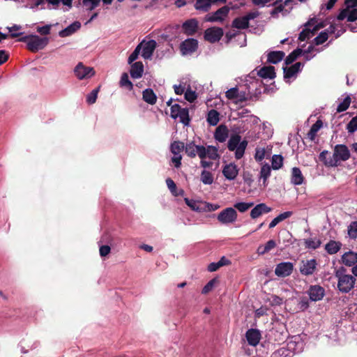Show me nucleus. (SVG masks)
I'll return each mask as SVG.
<instances>
[{
	"label": "nucleus",
	"instance_id": "nucleus-1",
	"mask_svg": "<svg viewBox=\"0 0 357 357\" xmlns=\"http://www.w3.org/2000/svg\"><path fill=\"white\" fill-rule=\"evenodd\" d=\"M344 267L340 268L335 272V277L337 279V289L343 294L349 293L354 289L356 284V278L349 274H346Z\"/></svg>",
	"mask_w": 357,
	"mask_h": 357
},
{
	"label": "nucleus",
	"instance_id": "nucleus-2",
	"mask_svg": "<svg viewBox=\"0 0 357 357\" xmlns=\"http://www.w3.org/2000/svg\"><path fill=\"white\" fill-rule=\"evenodd\" d=\"M18 41L26 43L27 49L31 52H37L38 51L44 49L49 43V38L47 37L40 38L37 35H27L21 37Z\"/></svg>",
	"mask_w": 357,
	"mask_h": 357
},
{
	"label": "nucleus",
	"instance_id": "nucleus-3",
	"mask_svg": "<svg viewBox=\"0 0 357 357\" xmlns=\"http://www.w3.org/2000/svg\"><path fill=\"white\" fill-rule=\"evenodd\" d=\"M248 144L247 140L241 141V137L238 134H234L231 135L227 143V148L231 151H235V158L239 160L243 157Z\"/></svg>",
	"mask_w": 357,
	"mask_h": 357
},
{
	"label": "nucleus",
	"instance_id": "nucleus-4",
	"mask_svg": "<svg viewBox=\"0 0 357 357\" xmlns=\"http://www.w3.org/2000/svg\"><path fill=\"white\" fill-rule=\"evenodd\" d=\"M350 151L346 145L337 144L334 147L333 156L326 164L331 167H337L340 161H346L350 158Z\"/></svg>",
	"mask_w": 357,
	"mask_h": 357
},
{
	"label": "nucleus",
	"instance_id": "nucleus-5",
	"mask_svg": "<svg viewBox=\"0 0 357 357\" xmlns=\"http://www.w3.org/2000/svg\"><path fill=\"white\" fill-rule=\"evenodd\" d=\"M224 35L222 28L212 26L206 29L204 33V38L210 43L219 42Z\"/></svg>",
	"mask_w": 357,
	"mask_h": 357
},
{
	"label": "nucleus",
	"instance_id": "nucleus-6",
	"mask_svg": "<svg viewBox=\"0 0 357 357\" xmlns=\"http://www.w3.org/2000/svg\"><path fill=\"white\" fill-rule=\"evenodd\" d=\"M185 146V153L188 157L194 158L197 155L201 159H204V146L196 145L193 141L186 143Z\"/></svg>",
	"mask_w": 357,
	"mask_h": 357
},
{
	"label": "nucleus",
	"instance_id": "nucleus-7",
	"mask_svg": "<svg viewBox=\"0 0 357 357\" xmlns=\"http://www.w3.org/2000/svg\"><path fill=\"white\" fill-rule=\"evenodd\" d=\"M317 261L315 259L302 260L299 271L301 275L309 276L313 275L317 269Z\"/></svg>",
	"mask_w": 357,
	"mask_h": 357
},
{
	"label": "nucleus",
	"instance_id": "nucleus-8",
	"mask_svg": "<svg viewBox=\"0 0 357 357\" xmlns=\"http://www.w3.org/2000/svg\"><path fill=\"white\" fill-rule=\"evenodd\" d=\"M237 213L231 207L222 210L217 217L218 220L222 224H229L235 222L237 219Z\"/></svg>",
	"mask_w": 357,
	"mask_h": 357
},
{
	"label": "nucleus",
	"instance_id": "nucleus-9",
	"mask_svg": "<svg viewBox=\"0 0 357 357\" xmlns=\"http://www.w3.org/2000/svg\"><path fill=\"white\" fill-rule=\"evenodd\" d=\"M229 12V8L227 6H224L214 13L207 14L204 20L206 22H222L228 15Z\"/></svg>",
	"mask_w": 357,
	"mask_h": 357
},
{
	"label": "nucleus",
	"instance_id": "nucleus-10",
	"mask_svg": "<svg viewBox=\"0 0 357 357\" xmlns=\"http://www.w3.org/2000/svg\"><path fill=\"white\" fill-rule=\"evenodd\" d=\"M75 74L79 79H88L95 75V70L91 67L85 66L79 62L74 69Z\"/></svg>",
	"mask_w": 357,
	"mask_h": 357
},
{
	"label": "nucleus",
	"instance_id": "nucleus-11",
	"mask_svg": "<svg viewBox=\"0 0 357 357\" xmlns=\"http://www.w3.org/2000/svg\"><path fill=\"white\" fill-rule=\"evenodd\" d=\"M198 48V41L195 38H188L180 45V50L183 55L190 54Z\"/></svg>",
	"mask_w": 357,
	"mask_h": 357
},
{
	"label": "nucleus",
	"instance_id": "nucleus-12",
	"mask_svg": "<svg viewBox=\"0 0 357 357\" xmlns=\"http://www.w3.org/2000/svg\"><path fill=\"white\" fill-rule=\"evenodd\" d=\"M294 270V264L290 261L281 262L277 264L275 274L281 278L289 276Z\"/></svg>",
	"mask_w": 357,
	"mask_h": 357
},
{
	"label": "nucleus",
	"instance_id": "nucleus-13",
	"mask_svg": "<svg viewBox=\"0 0 357 357\" xmlns=\"http://www.w3.org/2000/svg\"><path fill=\"white\" fill-rule=\"evenodd\" d=\"M307 294L312 301H319L325 296V289L319 284L310 285L307 290Z\"/></svg>",
	"mask_w": 357,
	"mask_h": 357
},
{
	"label": "nucleus",
	"instance_id": "nucleus-14",
	"mask_svg": "<svg viewBox=\"0 0 357 357\" xmlns=\"http://www.w3.org/2000/svg\"><path fill=\"white\" fill-rule=\"evenodd\" d=\"M198 26L199 23L196 19H190L183 23L182 30L185 35L193 36L197 32Z\"/></svg>",
	"mask_w": 357,
	"mask_h": 357
},
{
	"label": "nucleus",
	"instance_id": "nucleus-15",
	"mask_svg": "<svg viewBox=\"0 0 357 357\" xmlns=\"http://www.w3.org/2000/svg\"><path fill=\"white\" fill-rule=\"evenodd\" d=\"M222 174L229 181L235 179L238 174L236 165L233 162L226 165L222 169Z\"/></svg>",
	"mask_w": 357,
	"mask_h": 357
},
{
	"label": "nucleus",
	"instance_id": "nucleus-16",
	"mask_svg": "<svg viewBox=\"0 0 357 357\" xmlns=\"http://www.w3.org/2000/svg\"><path fill=\"white\" fill-rule=\"evenodd\" d=\"M272 211V208L264 203L256 205L250 211V217L252 219H257L263 214L268 213Z\"/></svg>",
	"mask_w": 357,
	"mask_h": 357
},
{
	"label": "nucleus",
	"instance_id": "nucleus-17",
	"mask_svg": "<svg viewBox=\"0 0 357 357\" xmlns=\"http://www.w3.org/2000/svg\"><path fill=\"white\" fill-rule=\"evenodd\" d=\"M246 340L251 346H257L261 340V333L259 330L251 328L245 333Z\"/></svg>",
	"mask_w": 357,
	"mask_h": 357
},
{
	"label": "nucleus",
	"instance_id": "nucleus-18",
	"mask_svg": "<svg viewBox=\"0 0 357 357\" xmlns=\"http://www.w3.org/2000/svg\"><path fill=\"white\" fill-rule=\"evenodd\" d=\"M229 135V130L225 125H220L214 132L215 140L219 142H225Z\"/></svg>",
	"mask_w": 357,
	"mask_h": 357
},
{
	"label": "nucleus",
	"instance_id": "nucleus-19",
	"mask_svg": "<svg viewBox=\"0 0 357 357\" xmlns=\"http://www.w3.org/2000/svg\"><path fill=\"white\" fill-rule=\"evenodd\" d=\"M303 64L301 62H296L293 64L290 67H284V78L289 79L294 77L296 73H298L301 70V67Z\"/></svg>",
	"mask_w": 357,
	"mask_h": 357
},
{
	"label": "nucleus",
	"instance_id": "nucleus-20",
	"mask_svg": "<svg viewBox=\"0 0 357 357\" xmlns=\"http://www.w3.org/2000/svg\"><path fill=\"white\" fill-rule=\"evenodd\" d=\"M156 46L157 43L154 40H149L143 47L142 56L145 59H150L152 56Z\"/></svg>",
	"mask_w": 357,
	"mask_h": 357
},
{
	"label": "nucleus",
	"instance_id": "nucleus-21",
	"mask_svg": "<svg viewBox=\"0 0 357 357\" xmlns=\"http://www.w3.org/2000/svg\"><path fill=\"white\" fill-rule=\"evenodd\" d=\"M81 27V24L79 22H74L73 23H72L71 24H70L69 26H68L66 28H65L64 29L60 31L59 32V35L60 37L61 38H65V37H67V36H69L72 34H73L74 33H75L77 30H79Z\"/></svg>",
	"mask_w": 357,
	"mask_h": 357
},
{
	"label": "nucleus",
	"instance_id": "nucleus-22",
	"mask_svg": "<svg viewBox=\"0 0 357 357\" xmlns=\"http://www.w3.org/2000/svg\"><path fill=\"white\" fill-rule=\"evenodd\" d=\"M144 73V65L142 61H137L131 65L130 70V76L133 79H138L142 77Z\"/></svg>",
	"mask_w": 357,
	"mask_h": 357
},
{
	"label": "nucleus",
	"instance_id": "nucleus-23",
	"mask_svg": "<svg viewBox=\"0 0 357 357\" xmlns=\"http://www.w3.org/2000/svg\"><path fill=\"white\" fill-rule=\"evenodd\" d=\"M342 262L347 266H351L357 262V253L353 251L345 252L342 256Z\"/></svg>",
	"mask_w": 357,
	"mask_h": 357
},
{
	"label": "nucleus",
	"instance_id": "nucleus-24",
	"mask_svg": "<svg viewBox=\"0 0 357 357\" xmlns=\"http://www.w3.org/2000/svg\"><path fill=\"white\" fill-rule=\"evenodd\" d=\"M185 203L192 210L197 212H202L204 211V206H206V202L195 201L193 199H190L188 198L184 199Z\"/></svg>",
	"mask_w": 357,
	"mask_h": 357
},
{
	"label": "nucleus",
	"instance_id": "nucleus-25",
	"mask_svg": "<svg viewBox=\"0 0 357 357\" xmlns=\"http://www.w3.org/2000/svg\"><path fill=\"white\" fill-rule=\"evenodd\" d=\"M304 176L298 167H293L291 170V181L296 185H301L303 183Z\"/></svg>",
	"mask_w": 357,
	"mask_h": 357
},
{
	"label": "nucleus",
	"instance_id": "nucleus-26",
	"mask_svg": "<svg viewBox=\"0 0 357 357\" xmlns=\"http://www.w3.org/2000/svg\"><path fill=\"white\" fill-rule=\"evenodd\" d=\"M258 75L265 79H273L276 76L275 68L272 66H264L259 70Z\"/></svg>",
	"mask_w": 357,
	"mask_h": 357
},
{
	"label": "nucleus",
	"instance_id": "nucleus-27",
	"mask_svg": "<svg viewBox=\"0 0 357 357\" xmlns=\"http://www.w3.org/2000/svg\"><path fill=\"white\" fill-rule=\"evenodd\" d=\"M342 245L340 241L331 240L326 244L325 250L329 255H334L341 249Z\"/></svg>",
	"mask_w": 357,
	"mask_h": 357
},
{
	"label": "nucleus",
	"instance_id": "nucleus-28",
	"mask_svg": "<svg viewBox=\"0 0 357 357\" xmlns=\"http://www.w3.org/2000/svg\"><path fill=\"white\" fill-rule=\"evenodd\" d=\"M323 122L321 120L318 119L311 127L310 130L307 132V138L313 142L315 139L317 132L322 128Z\"/></svg>",
	"mask_w": 357,
	"mask_h": 357
},
{
	"label": "nucleus",
	"instance_id": "nucleus-29",
	"mask_svg": "<svg viewBox=\"0 0 357 357\" xmlns=\"http://www.w3.org/2000/svg\"><path fill=\"white\" fill-rule=\"evenodd\" d=\"M285 54L282 51H272L268 54V62L276 64L282 60Z\"/></svg>",
	"mask_w": 357,
	"mask_h": 357
},
{
	"label": "nucleus",
	"instance_id": "nucleus-30",
	"mask_svg": "<svg viewBox=\"0 0 357 357\" xmlns=\"http://www.w3.org/2000/svg\"><path fill=\"white\" fill-rule=\"evenodd\" d=\"M344 4L346 8L341 10L337 16V19L340 21L343 20V18L346 16L347 12L349 10V8L357 7V0H344Z\"/></svg>",
	"mask_w": 357,
	"mask_h": 357
},
{
	"label": "nucleus",
	"instance_id": "nucleus-31",
	"mask_svg": "<svg viewBox=\"0 0 357 357\" xmlns=\"http://www.w3.org/2000/svg\"><path fill=\"white\" fill-rule=\"evenodd\" d=\"M143 100L150 104L154 105L156 102L157 97L153 91L151 89H146L143 91L142 93Z\"/></svg>",
	"mask_w": 357,
	"mask_h": 357
},
{
	"label": "nucleus",
	"instance_id": "nucleus-32",
	"mask_svg": "<svg viewBox=\"0 0 357 357\" xmlns=\"http://www.w3.org/2000/svg\"><path fill=\"white\" fill-rule=\"evenodd\" d=\"M232 27L238 29H245L249 27L248 20L243 17H236L232 21Z\"/></svg>",
	"mask_w": 357,
	"mask_h": 357
},
{
	"label": "nucleus",
	"instance_id": "nucleus-33",
	"mask_svg": "<svg viewBox=\"0 0 357 357\" xmlns=\"http://www.w3.org/2000/svg\"><path fill=\"white\" fill-rule=\"evenodd\" d=\"M204 158L208 157L209 159L215 160L220 158L218 153V149L213 146H204Z\"/></svg>",
	"mask_w": 357,
	"mask_h": 357
},
{
	"label": "nucleus",
	"instance_id": "nucleus-34",
	"mask_svg": "<svg viewBox=\"0 0 357 357\" xmlns=\"http://www.w3.org/2000/svg\"><path fill=\"white\" fill-rule=\"evenodd\" d=\"M220 121V114L215 109H211L207 115V122L211 126H216Z\"/></svg>",
	"mask_w": 357,
	"mask_h": 357
},
{
	"label": "nucleus",
	"instance_id": "nucleus-35",
	"mask_svg": "<svg viewBox=\"0 0 357 357\" xmlns=\"http://www.w3.org/2000/svg\"><path fill=\"white\" fill-rule=\"evenodd\" d=\"M195 7L198 10L207 12L211 7V0H196Z\"/></svg>",
	"mask_w": 357,
	"mask_h": 357
},
{
	"label": "nucleus",
	"instance_id": "nucleus-36",
	"mask_svg": "<svg viewBox=\"0 0 357 357\" xmlns=\"http://www.w3.org/2000/svg\"><path fill=\"white\" fill-rule=\"evenodd\" d=\"M185 144L183 142L180 141H174L171 144L170 149L172 153L174 155H180V153L185 151Z\"/></svg>",
	"mask_w": 357,
	"mask_h": 357
},
{
	"label": "nucleus",
	"instance_id": "nucleus-37",
	"mask_svg": "<svg viewBox=\"0 0 357 357\" xmlns=\"http://www.w3.org/2000/svg\"><path fill=\"white\" fill-rule=\"evenodd\" d=\"M303 52L302 49L297 48L291 52L285 59V64L289 65L292 63L294 61L297 59V58L301 55Z\"/></svg>",
	"mask_w": 357,
	"mask_h": 357
},
{
	"label": "nucleus",
	"instance_id": "nucleus-38",
	"mask_svg": "<svg viewBox=\"0 0 357 357\" xmlns=\"http://www.w3.org/2000/svg\"><path fill=\"white\" fill-rule=\"evenodd\" d=\"M283 157L281 155H273L271 160V166L273 169H279L283 165Z\"/></svg>",
	"mask_w": 357,
	"mask_h": 357
},
{
	"label": "nucleus",
	"instance_id": "nucleus-39",
	"mask_svg": "<svg viewBox=\"0 0 357 357\" xmlns=\"http://www.w3.org/2000/svg\"><path fill=\"white\" fill-rule=\"evenodd\" d=\"M119 84L121 87H125L129 91L132 90L133 89V84L130 81L128 75L126 73H123L122 74Z\"/></svg>",
	"mask_w": 357,
	"mask_h": 357
},
{
	"label": "nucleus",
	"instance_id": "nucleus-40",
	"mask_svg": "<svg viewBox=\"0 0 357 357\" xmlns=\"http://www.w3.org/2000/svg\"><path fill=\"white\" fill-rule=\"evenodd\" d=\"M178 118L180 119V121L185 126H188L190 123L189 111L188 108H183L178 114Z\"/></svg>",
	"mask_w": 357,
	"mask_h": 357
},
{
	"label": "nucleus",
	"instance_id": "nucleus-41",
	"mask_svg": "<svg viewBox=\"0 0 357 357\" xmlns=\"http://www.w3.org/2000/svg\"><path fill=\"white\" fill-rule=\"evenodd\" d=\"M304 243L305 248L315 250L321 245V242L319 239L309 238L305 239Z\"/></svg>",
	"mask_w": 357,
	"mask_h": 357
},
{
	"label": "nucleus",
	"instance_id": "nucleus-42",
	"mask_svg": "<svg viewBox=\"0 0 357 357\" xmlns=\"http://www.w3.org/2000/svg\"><path fill=\"white\" fill-rule=\"evenodd\" d=\"M346 18L347 22H356L357 20V7L349 8V10L346 13V16L343 18V20Z\"/></svg>",
	"mask_w": 357,
	"mask_h": 357
},
{
	"label": "nucleus",
	"instance_id": "nucleus-43",
	"mask_svg": "<svg viewBox=\"0 0 357 357\" xmlns=\"http://www.w3.org/2000/svg\"><path fill=\"white\" fill-rule=\"evenodd\" d=\"M271 172V167L268 164L262 165L260 171V178H263L264 184L266 183V180L270 176Z\"/></svg>",
	"mask_w": 357,
	"mask_h": 357
},
{
	"label": "nucleus",
	"instance_id": "nucleus-44",
	"mask_svg": "<svg viewBox=\"0 0 357 357\" xmlns=\"http://www.w3.org/2000/svg\"><path fill=\"white\" fill-rule=\"evenodd\" d=\"M201 181L204 184L210 185L213 182V174L206 170H203L201 174Z\"/></svg>",
	"mask_w": 357,
	"mask_h": 357
},
{
	"label": "nucleus",
	"instance_id": "nucleus-45",
	"mask_svg": "<svg viewBox=\"0 0 357 357\" xmlns=\"http://www.w3.org/2000/svg\"><path fill=\"white\" fill-rule=\"evenodd\" d=\"M254 206L253 202H238L234 205L239 212L244 213Z\"/></svg>",
	"mask_w": 357,
	"mask_h": 357
},
{
	"label": "nucleus",
	"instance_id": "nucleus-46",
	"mask_svg": "<svg viewBox=\"0 0 357 357\" xmlns=\"http://www.w3.org/2000/svg\"><path fill=\"white\" fill-rule=\"evenodd\" d=\"M351 99L349 96H347L342 102H340L337 107V112L340 113L346 111L350 106Z\"/></svg>",
	"mask_w": 357,
	"mask_h": 357
},
{
	"label": "nucleus",
	"instance_id": "nucleus-47",
	"mask_svg": "<svg viewBox=\"0 0 357 357\" xmlns=\"http://www.w3.org/2000/svg\"><path fill=\"white\" fill-rule=\"evenodd\" d=\"M328 38V34L326 31H321L313 40L316 45H319L325 43Z\"/></svg>",
	"mask_w": 357,
	"mask_h": 357
},
{
	"label": "nucleus",
	"instance_id": "nucleus-48",
	"mask_svg": "<svg viewBox=\"0 0 357 357\" xmlns=\"http://www.w3.org/2000/svg\"><path fill=\"white\" fill-rule=\"evenodd\" d=\"M100 0H82L83 6L90 11L95 9L100 4Z\"/></svg>",
	"mask_w": 357,
	"mask_h": 357
},
{
	"label": "nucleus",
	"instance_id": "nucleus-49",
	"mask_svg": "<svg viewBox=\"0 0 357 357\" xmlns=\"http://www.w3.org/2000/svg\"><path fill=\"white\" fill-rule=\"evenodd\" d=\"M348 234L351 238H357V221H354L350 223L348 227Z\"/></svg>",
	"mask_w": 357,
	"mask_h": 357
},
{
	"label": "nucleus",
	"instance_id": "nucleus-50",
	"mask_svg": "<svg viewBox=\"0 0 357 357\" xmlns=\"http://www.w3.org/2000/svg\"><path fill=\"white\" fill-rule=\"evenodd\" d=\"M347 130L349 134H353L357 130V116L353 117L347 123Z\"/></svg>",
	"mask_w": 357,
	"mask_h": 357
},
{
	"label": "nucleus",
	"instance_id": "nucleus-51",
	"mask_svg": "<svg viewBox=\"0 0 357 357\" xmlns=\"http://www.w3.org/2000/svg\"><path fill=\"white\" fill-rule=\"evenodd\" d=\"M100 86L93 89L87 96H86V102L88 104L91 105L96 102L98 93L99 92Z\"/></svg>",
	"mask_w": 357,
	"mask_h": 357
},
{
	"label": "nucleus",
	"instance_id": "nucleus-52",
	"mask_svg": "<svg viewBox=\"0 0 357 357\" xmlns=\"http://www.w3.org/2000/svg\"><path fill=\"white\" fill-rule=\"evenodd\" d=\"M218 280L216 278H213L202 289V294H207L208 292H210L213 288L214 287L215 284H217Z\"/></svg>",
	"mask_w": 357,
	"mask_h": 357
},
{
	"label": "nucleus",
	"instance_id": "nucleus-53",
	"mask_svg": "<svg viewBox=\"0 0 357 357\" xmlns=\"http://www.w3.org/2000/svg\"><path fill=\"white\" fill-rule=\"evenodd\" d=\"M225 96L226 98L229 100H234L238 98L239 96L238 88L234 87L229 89L228 91H226Z\"/></svg>",
	"mask_w": 357,
	"mask_h": 357
},
{
	"label": "nucleus",
	"instance_id": "nucleus-54",
	"mask_svg": "<svg viewBox=\"0 0 357 357\" xmlns=\"http://www.w3.org/2000/svg\"><path fill=\"white\" fill-rule=\"evenodd\" d=\"M142 45V43H139L136 47L135 50L129 56L128 61L129 64H131L133 61H135L138 58L139 54L141 50Z\"/></svg>",
	"mask_w": 357,
	"mask_h": 357
},
{
	"label": "nucleus",
	"instance_id": "nucleus-55",
	"mask_svg": "<svg viewBox=\"0 0 357 357\" xmlns=\"http://www.w3.org/2000/svg\"><path fill=\"white\" fill-rule=\"evenodd\" d=\"M166 184L172 194L174 196H178L177 187L174 181L172 178H168L166 179Z\"/></svg>",
	"mask_w": 357,
	"mask_h": 357
},
{
	"label": "nucleus",
	"instance_id": "nucleus-56",
	"mask_svg": "<svg viewBox=\"0 0 357 357\" xmlns=\"http://www.w3.org/2000/svg\"><path fill=\"white\" fill-rule=\"evenodd\" d=\"M282 0H278L272 5L275 6L274 9L271 12V15H275L283 10L284 6L281 3Z\"/></svg>",
	"mask_w": 357,
	"mask_h": 357
},
{
	"label": "nucleus",
	"instance_id": "nucleus-57",
	"mask_svg": "<svg viewBox=\"0 0 357 357\" xmlns=\"http://www.w3.org/2000/svg\"><path fill=\"white\" fill-rule=\"evenodd\" d=\"M263 246V251H261V252L262 254H266L276 247V243L274 240H269Z\"/></svg>",
	"mask_w": 357,
	"mask_h": 357
},
{
	"label": "nucleus",
	"instance_id": "nucleus-58",
	"mask_svg": "<svg viewBox=\"0 0 357 357\" xmlns=\"http://www.w3.org/2000/svg\"><path fill=\"white\" fill-rule=\"evenodd\" d=\"M183 108L178 104H174L171 106V117L172 119H177L178 114Z\"/></svg>",
	"mask_w": 357,
	"mask_h": 357
},
{
	"label": "nucleus",
	"instance_id": "nucleus-59",
	"mask_svg": "<svg viewBox=\"0 0 357 357\" xmlns=\"http://www.w3.org/2000/svg\"><path fill=\"white\" fill-rule=\"evenodd\" d=\"M51 27V24H47L43 26H38L37 27V32L43 36L48 35L50 33Z\"/></svg>",
	"mask_w": 357,
	"mask_h": 357
},
{
	"label": "nucleus",
	"instance_id": "nucleus-60",
	"mask_svg": "<svg viewBox=\"0 0 357 357\" xmlns=\"http://www.w3.org/2000/svg\"><path fill=\"white\" fill-rule=\"evenodd\" d=\"M185 98L190 102H193L197 98V94L195 91L187 90L185 93Z\"/></svg>",
	"mask_w": 357,
	"mask_h": 357
},
{
	"label": "nucleus",
	"instance_id": "nucleus-61",
	"mask_svg": "<svg viewBox=\"0 0 357 357\" xmlns=\"http://www.w3.org/2000/svg\"><path fill=\"white\" fill-rule=\"evenodd\" d=\"M311 29L309 28L304 29L300 33L298 36V40L301 41H304L307 38H309L310 36Z\"/></svg>",
	"mask_w": 357,
	"mask_h": 357
},
{
	"label": "nucleus",
	"instance_id": "nucleus-62",
	"mask_svg": "<svg viewBox=\"0 0 357 357\" xmlns=\"http://www.w3.org/2000/svg\"><path fill=\"white\" fill-rule=\"evenodd\" d=\"M20 29H21V26L19 25H16V24L11 27H8V31L11 33L10 36L12 38H17V37L22 36V33H21V32L20 33H13V31L20 30Z\"/></svg>",
	"mask_w": 357,
	"mask_h": 357
},
{
	"label": "nucleus",
	"instance_id": "nucleus-63",
	"mask_svg": "<svg viewBox=\"0 0 357 357\" xmlns=\"http://www.w3.org/2000/svg\"><path fill=\"white\" fill-rule=\"evenodd\" d=\"M111 248L109 245H105L100 247V255L103 257L109 254Z\"/></svg>",
	"mask_w": 357,
	"mask_h": 357
},
{
	"label": "nucleus",
	"instance_id": "nucleus-64",
	"mask_svg": "<svg viewBox=\"0 0 357 357\" xmlns=\"http://www.w3.org/2000/svg\"><path fill=\"white\" fill-rule=\"evenodd\" d=\"M292 215L291 211H286L282 213H280L279 215H278L276 218L277 220H278L280 222L284 220L285 219L289 218Z\"/></svg>",
	"mask_w": 357,
	"mask_h": 357
}]
</instances>
